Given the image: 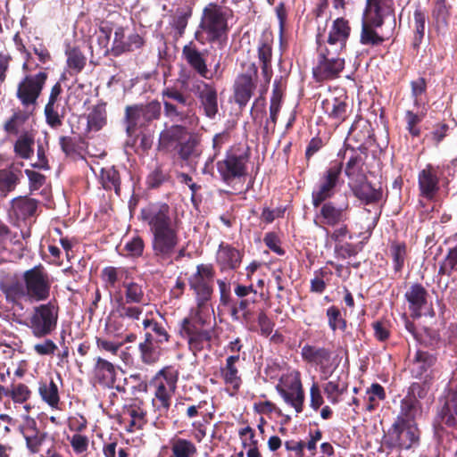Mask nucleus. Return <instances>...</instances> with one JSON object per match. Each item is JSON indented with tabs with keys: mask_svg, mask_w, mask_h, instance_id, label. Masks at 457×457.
Here are the masks:
<instances>
[{
	"mask_svg": "<svg viewBox=\"0 0 457 457\" xmlns=\"http://www.w3.org/2000/svg\"><path fill=\"white\" fill-rule=\"evenodd\" d=\"M188 126L183 123H176L162 130L159 137L160 147L165 151H176L181 142L191 132Z\"/></svg>",
	"mask_w": 457,
	"mask_h": 457,
	"instance_id": "30",
	"label": "nucleus"
},
{
	"mask_svg": "<svg viewBox=\"0 0 457 457\" xmlns=\"http://www.w3.org/2000/svg\"><path fill=\"white\" fill-rule=\"evenodd\" d=\"M21 173L20 170H14L12 167L0 170V195L5 197L16 188Z\"/></svg>",
	"mask_w": 457,
	"mask_h": 457,
	"instance_id": "47",
	"label": "nucleus"
},
{
	"mask_svg": "<svg viewBox=\"0 0 457 457\" xmlns=\"http://www.w3.org/2000/svg\"><path fill=\"white\" fill-rule=\"evenodd\" d=\"M414 19V36L412 41V46L414 49H419L422 39L425 35V26L427 15L424 11L420 7L416 8L413 13Z\"/></svg>",
	"mask_w": 457,
	"mask_h": 457,
	"instance_id": "56",
	"label": "nucleus"
},
{
	"mask_svg": "<svg viewBox=\"0 0 457 457\" xmlns=\"http://www.w3.org/2000/svg\"><path fill=\"white\" fill-rule=\"evenodd\" d=\"M342 171L343 162H334L320 174L319 182L312 192V204L314 208L334 197L343 183Z\"/></svg>",
	"mask_w": 457,
	"mask_h": 457,
	"instance_id": "11",
	"label": "nucleus"
},
{
	"mask_svg": "<svg viewBox=\"0 0 457 457\" xmlns=\"http://www.w3.org/2000/svg\"><path fill=\"white\" fill-rule=\"evenodd\" d=\"M164 115L172 122L196 127L199 118L195 112V99L174 87L162 90Z\"/></svg>",
	"mask_w": 457,
	"mask_h": 457,
	"instance_id": "5",
	"label": "nucleus"
},
{
	"mask_svg": "<svg viewBox=\"0 0 457 457\" xmlns=\"http://www.w3.org/2000/svg\"><path fill=\"white\" fill-rule=\"evenodd\" d=\"M195 87V93L200 101L205 116L213 119L219 111L216 87L212 84L203 80H200Z\"/></svg>",
	"mask_w": 457,
	"mask_h": 457,
	"instance_id": "26",
	"label": "nucleus"
},
{
	"mask_svg": "<svg viewBox=\"0 0 457 457\" xmlns=\"http://www.w3.org/2000/svg\"><path fill=\"white\" fill-rule=\"evenodd\" d=\"M436 358L426 351L418 350L411 364V376L418 379L432 380V367Z\"/></svg>",
	"mask_w": 457,
	"mask_h": 457,
	"instance_id": "31",
	"label": "nucleus"
},
{
	"mask_svg": "<svg viewBox=\"0 0 457 457\" xmlns=\"http://www.w3.org/2000/svg\"><path fill=\"white\" fill-rule=\"evenodd\" d=\"M143 313V308L132 303L123 301L121 295L115 297V305L112 311V315L117 316L119 319H128L131 321H136L140 319Z\"/></svg>",
	"mask_w": 457,
	"mask_h": 457,
	"instance_id": "43",
	"label": "nucleus"
},
{
	"mask_svg": "<svg viewBox=\"0 0 457 457\" xmlns=\"http://www.w3.org/2000/svg\"><path fill=\"white\" fill-rule=\"evenodd\" d=\"M250 148L241 145L230 146L224 159L217 162V170L223 182L230 184L247 174V163L250 160Z\"/></svg>",
	"mask_w": 457,
	"mask_h": 457,
	"instance_id": "7",
	"label": "nucleus"
},
{
	"mask_svg": "<svg viewBox=\"0 0 457 457\" xmlns=\"http://www.w3.org/2000/svg\"><path fill=\"white\" fill-rule=\"evenodd\" d=\"M240 360L239 354H231L227 357L224 366L220 367V377L226 385L232 386L233 389L238 390L242 379L237 363Z\"/></svg>",
	"mask_w": 457,
	"mask_h": 457,
	"instance_id": "39",
	"label": "nucleus"
},
{
	"mask_svg": "<svg viewBox=\"0 0 457 457\" xmlns=\"http://www.w3.org/2000/svg\"><path fill=\"white\" fill-rule=\"evenodd\" d=\"M47 79L48 73L44 70L36 74L26 73L20 80L15 96L24 109L36 110Z\"/></svg>",
	"mask_w": 457,
	"mask_h": 457,
	"instance_id": "14",
	"label": "nucleus"
},
{
	"mask_svg": "<svg viewBox=\"0 0 457 457\" xmlns=\"http://www.w3.org/2000/svg\"><path fill=\"white\" fill-rule=\"evenodd\" d=\"M38 394L43 402L49 407L60 410V395L57 384L51 378L49 381H40L38 385Z\"/></svg>",
	"mask_w": 457,
	"mask_h": 457,
	"instance_id": "45",
	"label": "nucleus"
},
{
	"mask_svg": "<svg viewBox=\"0 0 457 457\" xmlns=\"http://www.w3.org/2000/svg\"><path fill=\"white\" fill-rule=\"evenodd\" d=\"M145 249V241L140 236H134L125 243L126 255L132 258L142 256Z\"/></svg>",
	"mask_w": 457,
	"mask_h": 457,
	"instance_id": "64",
	"label": "nucleus"
},
{
	"mask_svg": "<svg viewBox=\"0 0 457 457\" xmlns=\"http://www.w3.org/2000/svg\"><path fill=\"white\" fill-rule=\"evenodd\" d=\"M390 253L393 259L395 272H401L407 256L406 244L404 242H392L390 245Z\"/></svg>",
	"mask_w": 457,
	"mask_h": 457,
	"instance_id": "58",
	"label": "nucleus"
},
{
	"mask_svg": "<svg viewBox=\"0 0 457 457\" xmlns=\"http://www.w3.org/2000/svg\"><path fill=\"white\" fill-rule=\"evenodd\" d=\"M366 394L368 395L366 410L370 412L375 411L379 405V401L385 400L386 396L384 387L378 383L371 384Z\"/></svg>",
	"mask_w": 457,
	"mask_h": 457,
	"instance_id": "59",
	"label": "nucleus"
},
{
	"mask_svg": "<svg viewBox=\"0 0 457 457\" xmlns=\"http://www.w3.org/2000/svg\"><path fill=\"white\" fill-rule=\"evenodd\" d=\"M439 420L448 428H457V371L452 379V389L437 412Z\"/></svg>",
	"mask_w": 457,
	"mask_h": 457,
	"instance_id": "29",
	"label": "nucleus"
},
{
	"mask_svg": "<svg viewBox=\"0 0 457 457\" xmlns=\"http://www.w3.org/2000/svg\"><path fill=\"white\" fill-rule=\"evenodd\" d=\"M59 311L55 300L34 306L27 321L31 334L37 338L50 336L57 328Z\"/></svg>",
	"mask_w": 457,
	"mask_h": 457,
	"instance_id": "9",
	"label": "nucleus"
},
{
	"mask_svg": "<svg viewBox=\"0 0 457 457\" xmlns=\"http://www.w3.org/2000/svg\"><path fill=\"white\" fill-rule=\"evenodd\" d=\"M349 187L353 195L365 204H377L383 197L382 188H375L368 180V178L361 182L353 183Z\"/></svg>",
	"mask_w": 457,
	"mask_h": 457,
	"instance_id": "35",
	"label": "nucleus"
},
{
	"mask_svg": "<svg viewBox=\"0 0 457 457\" xmlns=\"http://www.w3.org/2000/svg\"><path fill=\"white\" fill-rule=\"evenodd\" d=\"M232 16L233 12L229 7L216 2L207 4L202 11L195 39L201 44L207 42L221 45L228 38V20Z\"/></svg>",
	"mask_w": 457,
	"mask_h": 457,
	"instance_id": "4",
	"label": "nucleus"
},
{
	"mask_svg": "<svg viewBox=\"0 0 457 457\" xmlns=\"http://www.w3.org/2000/svg\"><path fill=\"white\" fill-rule=\"evenodd\" d=\"M241 71L233 85L234 102L243 110L252 98L258 85V67L254 62L240 63Z\"/></svg>",
	"mask_w": 457,
	"mask_h": 457,
	"instance_id": "12",
	"label": "nucleus"
},
{
	"mask_svg": "<svg viewBox=\"0 0 457 457\" xmlns=\"http://www.w3.org/2000/svg\"><path fill=\"white\" fill-rule=\"evenodd\" d=\"M343 53L316 45V64L312 68V78L317 83L337 79L345 69Z\"/></svg>",
	"mask_w": 457,
	"mask_h": 457,
	"instance_id": "8",
	"label": "nucleus"
},
{
	"mask_svg": "<svg viewBox=\"0 0 457 457\" xmlns=\"http://www.w3.org/2000/svg\"><path fill=\"white\" fill-rule=\"evenodd\" d=\"M124 288L123 301L135 304L142 303L145 301V293L141 285L136 282H123Z\"/></svg>",
	"mask_w": 457,
	"mask_h": 457,
	"instance_id": "57",
	"label": "nucleus"
},
{
	"mask_svg": "<svg viewBox=\"0 0 457 457\" xmlns=\"http://www.w3.org/2000/svg\"><path fill=\"white\" fill-rule=\"evenodd\" d=\"M275 327V322L268 316L264 310H259L257 312V326L251 325L248 330L258 332L262 337H268L271 335Z\"/></svg>",
	"mask_w": 457,
	"mask_h": 457,
	"instance_id": "54",
	"label": "nucleus"
},
{
	"mask_svg": "<svg viewBox=\"0 0 457 457\" xmlns=\"http://www.w3.org/2000/svg\"><path fill=\"white\" fill-rule=\"evenodd\" d=\"M410 86L411 95L413 98V105L416 108H420L421 105L425 104V103L422 102L421 96L427 92V80L425 78L420 77L415 80H411Z\"/></svg>",
	"mask_w": 457,
	"mask_h": 457,
	"instance_id": "63",
	"label": "nucleus"
},
{
	"mask_svg": "<svg viewBox=\"0 0 457 457\" xmlns=\"http://www.w3.org/2000/svg\"><path fill=\"white\" fill-rule=\"evenodd\" d=\"M123 413L130 418L129 426L126 428L129 433L143 429L147 423V412L143 400L134 399L131 403L125 404L123 406Z\"/></svg>",
	"mask_w": 457,
	"mask_h": 457,
	"instance_id": "33",
	"label": "nucleus"
},
{
	"mask_svg": "<svg viewBox=\"0 0 457 457\" xmlns=\"http://www.w3.org/2000/svg\"><path fill=\"white\" fill-rule=\"evenodd\" d=\"M37 130L30 126L29 130L22 131L13 144V152L16 156L28 160L34 154V145Z\"/></svg>",
	"mask_w": 457,
	"mask_h": 457,
	"instance_id": "41",
	"label": "nucleus"
},
{
	"mask_svg": "<svg viewBox=\"0 0 457 457\" xmlns=\"http://www.w3.org/2000/svg\"><path fill=\"white\" fill-rule=\"evenodd\" d=\"M215 270L212 264H198L196 270L188 278V285L193 290L195 306L191 310L211 312V300L214 292Z\"/></svg>",
	"mask_w": 457,
	"mask_h": 457,
	"instance_id": "6",
	"label": "nucleus"
},
{
	"mask_svg": "<svg viewBox=\"0 0 457 457\" xmlns=\"http://www.w3.org/2000/svg\"><path fill=\"white\" fill-rule=\"evenodd\" d=\"M155 391L152 404L154 411L159 417H168V412L171 405V397L175 390L167 387L164 382H154Z\"/></svg>",
	"mask_w": 457,
	"mask_h": 457,
	"instance_id": "37",
	"label": "nucleus"
},
{
	"mask_svg": "<svg viewBox=\"0 0 457 457\" xmlns=\"http://www.w3.org/2000/svg\"><path fill=\"white\" fill-rule=\"evenodd\" d=\"M143 328L147 332L152 333L154 342L157 345L169 343L171 336L167 329V323L165 321H158L153 318H145L143 320Z\"/></svg>",
	"mask_w": 457,
	"mask_h": 457,
	"instance_id": "46",
	"label": "nucleus"
},
{
	"mask_svg": "<svg viewBox=\"0 0 457 457\" xmlns=\"http://www.w3.org/2000/svg\"><path fill=\"white\" fill-rule=\"evenodd\" d=\"M88 130L99 131L107 122L105 104L95 105L87 117Z\"/></svg>",
	"mask_w": 457,
	"mask_h": 457,
	"instance_id": "49",
	"label": "nucleus"
},
{
	"mask_svg": "<svg viewBox=\"0 0 457 457\" xmlns=\"http://www.w3.org/2000/svg\"><path fill=\"white\" fill-rule=\"evenodd\" d=\"M82 141L83 139L80 136H61L59 137V145L66 157L74 158L78 155H80V144Z\"/></svg>",
	"mask_w": 457,
	"mask_h": 457,
	"instance_id": "52",
	"label": "nucleus"
},
{
	"mask_svg": "<svg viewBox=\"0 0 457 457\" xmlns=\"http://www.w3.org/2000/svg\"><path fill=\"white\" fill-rule=\"evenodd\" d=\"M276 388L284 401L292 406L297 413L303 411L305 395L299 371L294 372L293 380L289 385L290 391L284 389L279 385Z\"/></svg>",
	"mask_w": 457,
	"mask_h": 457,
	"instance_id": "28",
	"label": "nucleus"
},
{
	"mask_svg": "<svg viewBox=\"0 0 457 457\" xmlns=\"http://www.w3.org/2000/svg\"><path fill=\"white\" fill-rule=\"evenodd\" d=\"M139 220L147 226L152 235L153 256L161 265H170L180 261L186 253L179 244L182 221L177 212L166 202H151L140 210Z\"/></svg>",
	"mask_w": 457,
	"mask_h": 457,
	"instance_id": "1",
	"label": "nucleus"
},
{
	"mask_svg": "<svg viewBox=\"0 0 457 457\" xmlns=\"http://www.w3.org/2000/svg\"><path fill=\"white\" fill-rule=\"evenodd\" d=\"M65 55L71 75H78L86 67L87 57L79 46H71L70 44L66 45Z\"/></svg>",
	"mask_w": 457,
	"mask_h": 457,
	"instance_id": "44",
	"label": "nucleus"
},
{
	"mask_svg": "<svg viewBox=\"0 0 457 457\" xmlns=\"http://www.w3.org/2000/svg\"><path fill=\"white\" fill-rule=\"evenodd\" d=\"M35 111L32 109L14 111L12 116L4 123L3 129L12 136H20L22 131L29 130L28 122Z\"/></svg>",
	"mask_w": 457,
	"mask_h": 457,
	"instance_id": "36",
	"label": "nucleus"
},
{
	"mask_svg": "<svg viewBox=\"0 0 457 457\" xmlns=\"http://www.w3.org/2000/svg\"><path fill=\"white\" fill-rule=\"evenodd\" d=\"M138 351L141 361L146 365L155 364L162 355L160 345L154 342V336L150 332L145 333V339L139 343Z\"/></svg>",
	"mask_w": 457,
	"mask_h": 457,
	"instance_id": "38",
	"label": "nucleus"
},
{
	"mask_svg": "<svg viewBox=\"0 0 457 457\" xmlns=\"http://www.w3.org/2000/svg\"><path fill=\"white\" fill-rule=\"evenodd\" d=\"M171 455L170 457H194L197 453L195 445L186 438L174 437L170 442Z\"/></svg>",
	"mask_w": 457,
	"mask_h": 457,
	"instance_id": "48",
	"label": "nucleus"
},
{
	"mask_svg": "<svg viewBox=\"0 0 457 457\" xmlns=\"http://www.w3.org/2000/svg\"><path fill=\"white\" fill-rule=\"evenodd\" d=\"M175 152L180 160L188 163L196 162L203 153L201 135L191 131Z\"/></svg>",
	"mask_w": 457,
	"mask_h": 457,
	"instance_id": "32",
	"label": "nucleus"
},
{
	"mask_svg": "<svg viewBox=\"0 0 457 457\" xmlns=\"http://www.w3.org/2000/svg\"><path fill=\"white\" fill-rule=\"evenodd\" d=\"M404 297L411 315L416 318L420 317L421 310L428 303V293L427 289L421 284L414 283L405 292Z\"/></svg>",
	"mask_w": 457,
	"mask_h": 457,
	"instance_id": "34",
	"label": "nucleus"
},
{
	"mask_svg": "<svg viewBox=\"0 0 457 457\" xmlns=\"http://www.w3.org/2000/svg\"><path fill=\"white\" fill-rule=\"evenodd\" d=\"M101 182L105 190L113 189L117 195L120 194V176L114 167L101 170Z\"/></svg>",
	"mask_w": 457,
	"mask_h": 457,
	"instance_id": "51",
	"label": "nucleus"
},
{
	"mask_svg": "<svg viewBox=\"0 0 457 457\" xmlns=\"http://www.w3.org/2000/svg\"><path fill=\"white\" fill-rule=\"evenodd\" d=\"M48 435L46 432L38 431L33 434L24 436L25 445L29 454L39 453L42 445L46 442Z\"/></svg>",
	"mask_w": 457,
	"mask_h": 457,
	"instance_id": "61",
	"label": "nucleus"
},
{
	"mask_svg": "<svg viewBox=\"0 0 457 457\" xmlns=\"http://www.w3.org/2000/svg\"><path fill=\"white\" fill-rule=\"evenodd\" d=\"M161 103L154 100L146 104L128 105L125 109L126 133L132 137L138 129L161 117Z\"/></svg>",
	"mask_w": 457,
	"mask_h": 457,
	"instance_id": "15",
	"label": "nucleus"
},
{
	"mask_svg": "<svg viewBox=\"0 0 457 457\" xmlns=\"http://www.w3.org/2000/svg\"><path fill=\"white\" fill-rule=\"evenodd\" d=\"M193 15V8L189 5L178 7L170 16L169 25L176 39L184 37L188 21Z\"/></svg>",
	"mask_w": 457,
	"mask_h": 457,
	"instance_id": "40",
	"label": "nucleus"
},
{
	"mask_svg": "<svg viewBox=\"0 0 457 457\" xmlns=\"http://www.w3.org/2000/svg\"><path fill=\"white\" fill-rule=\"evenodd\" d=\"M352 28L350 22L344 17H338L332 21L328 34L325 35V29L318 32L315 37L316 45L326 46L343 53L346 49Z\"/></svg>",
	"mask_w": 457,
	"mask_h": 457,
	"instance_id": "16",
	"label": "nucleus"
},
{
	"mask_svg": "<svg viewBox=\"0 0 457 457\" xmlns=\"http://www.w3.org/2000/svg\"><path fill=\"white\" fill-rule=\"evenodd\" d=\"M420 431L416 422L395 420L384 436V444L389 449L409 450L419 445Z\"/></svg>",
	"mask_w": 457,
	"mask_h": 457,
	"instance_id": "13",
	"label": "nucleus"
},
{
	"mask_svg": "<svg viewBox=\"0 0 457 457\" xmlns=\"http://www.w3.org/2000/svg\"><path fill=\"white\" fill-rule=\"evenodd\" d=\"M377 28L368 26L367 24H361V30L360 34V43L363 46H378L382 45L386 40H388V37L379 35L376 31Z\"/></svg>",
	"mask_w": 457,
	"mask_h": 457,
	"instance_id": "53",
	"label": "nucleus"
},
{
	"mask_svg": "<svg viewBox=\"0 0 457 457\" xmlns=\"http://www.w3.org/2000/svg\"><path fill=\"white\" fill-rule=\"evenodd\" d=\"M348 140L356 144V146H353L356 150L363 154L368 152L375 141L371 123L361 118L354 120L348 132Z\"/></svg>",
	"mask_w": 457,
	"mask_h": 457,
	"instance_id": "24",
	"label": "nucleus"
},
{
	"mask_svg": "<svg viewBox=\"0 0 457 457\" xmlns=\"http://www.w3.org/2000/svg\"><path fill=\"white\" fill-rule=\"evenodd\" d=\"M441 176L443 171L439 166L428 164L421 170L418 175L420 195L427 200H433L440 189Z\"/></svg>",
	"mask_w": 457,
	"mask_h": 457,
	"instance_id": "20",
	"label": "nucleus"
},
{
	"mask_svg": "<svg viewBox=\"0 0 457 457\" xmlns=\"http://www.w3.org/2000/svg\"><path fill=\"white\" fill-rule=\"evenodd\" d=\"M38 201L28 196H19L12 200V210L17 220H26L36 215Z\"/></svg>",
	"mask_w": 457,
	"mask_h": 457,
	"instance_id": "42",
	"label": "nucleus"
},
{
	"mask_svg": "<svg viewBox=\"0 0 457 457\" xmlns=\"http://www.w3.org/2000/svg\"><path fill=\"white\" fill-rule=\"evenodd\" d=\"M94 361L92 372L95 384L103 388H115L120 393H125V387L116 384L120 367L100 356Z\"/></svg>",
	"mask_w": 457,
	"mask_h": 457,
	"instance_id": "17",
	"label": "nucleus"
},
{
	"mask_svg": "<svg viewBox=\"0 0 457 457\" xmlns=\"http://www.w3.org/2000/svg\"><path fill=\"white\" fill-rule=\"evenodd\" d=\"M182 58L201 78L205 79H212V73L208 70L204 54L193 41H190L183 46Z\"/></svg>",
	"mask_w": 457,
	"mask_h": 457,
	"instance_id": "27",
	"label": "nucleus"
},
{
	"mask_svg": "<svg viewBox=\"0 0 457 457\" xmlns=\"http://www.w3.org/2000/svg\"><path fill=\"white\" fill-rule=\"evenodd\" d=\"M328 328L336 332L337 329L345 332L347 328V320L343 316L341 310L337 305L329 306L326 311Z\"/></svg>",
	"mask_w": 457,
	"mask_h": 457,
	"instance_id": "55",
	"label": "nucleus"
},
{
	"mask_svg": "<svg viewBox=\"0 0 457 457\" xmlns=\"http://www.w3.org/2000/svg\"><path fill=\"white\" fill-rule=\"evenodd\" d=\"M424 117V112H414L410 110L405 112L404 119L406 121V129L411 137H418L420 136L421 129L419 124L422 121Z\"/></svg>",
	"mask_w": 457,
	"mask_h": 457,
	"instance_id": "62",
	"label": "nucleus"
},
{
	"mask_svg": "<svg viewBox=\"0 0 457 457\" xmlns=\"http://www.w3.org/2000/svg\"><path fill=\"white\" fill-rule=\"evenodd\" d=\"M274 38L271 32L264 31L258 40L257 56L265 85H269L272 75V55Z\"/></svg>",
	"mask_w": 457,
	"mask_h": 457,
	"instance_id": "22",
	"label": "nucleus"
},
{
	"mask_svg": "<svg viewBox=\"0 0 457 457\" xmlns=\"http://www.w3.org/2000/svg\"><path fill=\"white\" fill-rule=\"evenodd\" d=\"M244 250L221 242L216 253V263L221 272L237 270L243 261Z\"/></svg>",
	"mask_w": 457,
	"mask_h": 457,
	"instance_id": "25",
	"label": "nucleus"
},
{
	"mask_svg": "<svg viewBox=\"0 0 457 457\" xmlns=\"http://www.w3.org/2000/svg\"><path fill=\"white\" fill-rule=\"evenodd\" d=\"M367 157L368 152L363 154L353 145H345V158L346 161L343 162V170L348 179V186L366 179L365 163Z\"/></svg>",
	"mask_w": 457,
	"mask_h": 457,
	"instance_id": "18",
	"label": "nucleus"
},
{
	"mask_svg": "<svg viewBox=\"0 0 457 457\" xmlns=\"http://www.w3.org/2000/svg\"><path fill=\"white\" fill-rule=\"evenodd\" d=\"M99 31L104 35L103 37L100 36L98 37V41L100 44L104 45V56L112 55L114 57H118L125 53L139 50L145 44L144 36L137 32L129 34L127 37V41L122 42L123 27L118 26L114 30L112 46L108 47L112 29L109 27H100Z\"/></svg>",
	"mask_w": 457,
	"mask_h": 457,
	"instance_id": "10",
	"label": "nucleus"
},
{
	"mask_svg": "<svg viewBox=\"0 0 457 457\" xmlns=\"http://www.w3.org/2000/svg\"><path fill=\"white\" fill-rule=\"evenodd\" d=\"M320 207L319 217L326 226L336 227L349 220L350 204L347 200L340 204L328 200Z\"/></svg>",
	"mask_w": 457,
	"mask_h": 457,
	"instance_id": "23",
	"label": "nucleus"
},
{
	"mask_svg": "<svg viewBox=\"0 0 457 457\" xmlns=\"http://www.w3.org/2000/svg\"><path fill=\"white\" fill-rule=\"evenodd\" d=\"M321 109L336 124H341L350 113L348 96L345 93H340L338 96L330 93L322 99Z\"/></svg>",
	"mask_w": 457,
	"mask_h": 457,
	"instance_id": "21",
	"label": "nucleus"
},
{
	"mask_svg": "<svg viewBox=\"0 0 457 457\" xmlns=\"http://www.w3.org/2000/svg\"><path fill=\"white\" fill-rule=\"evenodd\" d=\"M22 281H14L6 286V298L12 302H45L50 296L51 280L42 264L34 266L22 273Z\"/></svg>",
	"mask_w": 457,
	"mask_h": 457,
	"instance_id": "2",
	"label": "nucleus"
},
{
	"mask_svg": "<svg viewBox=\"0 0 457 457\" xmlns=\"http://www.w3.org/2000/svg\"><path fill=\"white\" fill-rule=\"evenodd\" d=\"M303 361L319 368L322 374H330L334 369L333 351L324 346L306 344L301 348Z\"/></svg>",
	"mask_w": 457,
	"mask_h": 457,
	"instance_id": "19",
	"label": "nucleus"
},
{
	"mask_svg": "<svg viewBox=\"0 0 457 457\" xmlns=\"http://www.w3.org/2000/svg\"><path fill=\"white\" fill-rule=\"evenodd\" d=\"M179 336L187 342L188 350L196 356L211 349L215 329L211 324V312L189 310L179 324Z\"/></svg>",
	"mask_w": 457,
	"mask_h": 457,
	"instance_id": "3",
	"label": "nucleus"
},
{
	"mask_svg": "<svg viewBox=\"0 0 457 457\" xmlns=\"http://www.w3.org/2000/svg\"><path fill=\"white\" fill-rule=\"evenodd\" d=\"M450 8L445 0H437L432 10V17L438 28L446 27L450 17Z\"/></svg>",
	"mask_w": 457,
	"mask_h": 457,
	"instance_id": "60",
	"label": "nucleus"
},
{
	"mask_svg": "<svg viewBox=\"0 0 457 457\" xmlns=\"http://www.w3.org/2000/svg\"><path fill=\"white\" fill-rule=\"evenodd\" d=\"M420 408L419 400L405 395L401 401L400 412L395 420H400L402 418L406 422H415L417 412Z\"/></svg>",
	"mask_w": 457,
	"mask_h": 457,
	"instance_id": "50",
	"label": "nucleus"
}]
</instances>
